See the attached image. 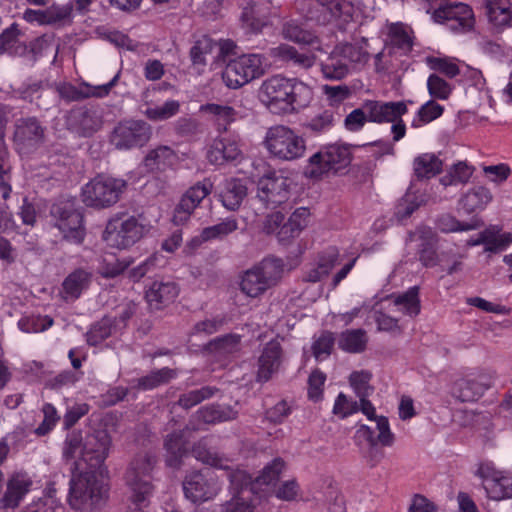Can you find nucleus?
I'll list each match as a JSON object with an SVG mask.
<instances>
[{
  "mask_svg": "<svg viewBox=\"0 0 512 512\" xmlns=\"http://www.w3.org/2000/svg\"><path fill=\"white\" fill-rule=\"evenodd\" d=\"M312 94V89L302 81L274 75L262 82L258 98L271 113L286 115L306 107Z\"/></svg>",
  "mask_w": 512,
  "mask_h": 512,
  "instance_id": "1",
  "label": "nucleus"
},
{
  "mask_svg": "<svg viewBox=\"0 0 512 512\" xmlns=\"http://www.w3.org/2000/svg\"><path fill=\"white\" fill-rule=\"evenodd\" d=\"M126 187L123 179L97 175L82 188V201L89 207L108 208L119 201Z\"/></svg>",
  "mask_w": 512,
  "mask_h": 512,
  "instance_id": "5",
  "label": "nucleus"
},
{
  "mask_svg": "<svg viewBox=\"0 0 512 512\" xmlns=\"http://www.w3.org/2000/svg\"><path fill=\"white\" fill-rule=\"evenodd\" d=\"M185 497L193 503L205 502L215 497L219 491L217 481L203 471L192 472L183 481Z\"/></svg>",
  "mask_w": 512,
  "mask_h": 512,
  "instance_id": "21",
  "label": "nucleus"
},
{
  "mask_svg": "<svg viewBox=\"0 0 512 512\" xmlns=\"http://www.w3.org/2000/svg\"><path fill=\"white\" fill-rule=\"evenodd\" d=\"M486 14L489 21L502 28L511 20V6L508 0H486Z\"/></svg>",
  "mask_w": 512,
  "mask_h": 512,
  "instance_id": "44",
  "label": "nucleus"
},
{
  "mask_svg": "<svg viewBox=\"0 0 512 512\" xmlns=\"http://www.w3.org/2000/svg\"><path fill=\"white\" fill-rule=\"evenodd\" d=\"M434 18L438 21H454L453 30L466 31L473 27L474 18L472 9L464 3L455 2L440 6L434 11Z\"/></svg>",
  "mask_w": 512,
  "mask_h": 512,
  "instance_id": "24",
  "label": "nucleus"
},
{
  "mask_svg": "<svg viewBox=\"0 0 512 512\" xmlns=\"http://www.w3.org/2000/svg\"><path fill=\"white\" fill-rule=\"evenodd\" d=\"M335 124V115L331 110H325L304 123V128L312 133L320 134L330 131Z\"/></svg>",
  "mask_w": 512,
  "mask_h": 512,
  "instance_id": "55",
  "label": "nucleus"
},
{
  "mask_svg": "<svg viewBox=\"0 0 512 512\" xmlns=\"http://www.w3.org/2000/svg\"><path fill=\"white\" fill-rule=\"evenodd\" d=\"M240 287L241 291L249 297H257L270 288L257 266L243 274Z\"/></svg>",
  "mask_w": 512,
  "mask_h": 512,
  "instance_id": "41",
  "label": "nucleus"
},
{
  "mask_svg": "<svg viewBox=\"0 0 512 512\" xmlns=\"http://www.w3.org/2000/svg\"><path fill=\"white\" fill-rule=\"evenodd\" d=\"M265 73V58L260 54H243L230 60L223 73L229 88L237 89Z\"/></svg>",
  "mask_w": 512,
  "mask_h": 512,
  "instance_id": "9",
  "label": "nucleus"
},
{
  "mask_svg": "<svg viewBox=\"0 0 512 512\" xmlns=\"http://www.w3.org/2000/svg\"><path fill=\"white\" fill-rule=\"evenodd\" d=\"M393 298L394 305L398 307V310L403 314L410 317H416L421 310V304L419 299V288L413 286L406 292L397 296H391Z\"/></svg>",
  "mask_w": 512,
  "mask_h": 512,
  "instance_id": "43",
  "label": "nucleus"
},
{
  "mask_svg": "<svg viewBox=\"0 0 512 512\" xmlns=\"http://www.w3.org/2000/svg\"><path fill=\"white\" fill-rule=\"evenodd\" d=\"M412 38L401 23H393L389 26L385 47L389 54L406 55L412 49Z\"/></svg>",
  "mask_w": 512,
  "mask_h": 512,
  "instance_id": "33",
  "label": "nucleus"
},
{
  "mask_svg": "<svg viewBox=\"0 0 512 512\" xmlns=\"http://www.w3.org/2000/svg\"><path fill=\"white\" fill-rule=\"evenodd\" d=\"M238 229V222L235 218H226L222 222L206 227L200 234L201 241L223 239Z\"/></svg>",
  "mask_w": 512,
  "mask_h": 512,
  "instance_id": "50",
  "label": "nucleus"
},
{
  "mask_svg": "<svg viewBox=\"0 0 512 512\" xmlns=\"http://www.w3.org/2000/svg\"><path fill=\"white\" fill-rule=\"evenodd\" d=\"M262 277L265 279L269 287L278 283L284 274V262L279 258H265L259 265H256Z\"/></svg>",
  "mask_w": 512,
  "mask_h": 512,
  "instance_id": "51",
  "label": "nucleus"
},
{
  "mask_svg": "<svg viewBox=\"0 0 512 512\" xmlns=\"http://www.w3.org/2000/svg\"><path fill=\"white\" fill-rule=\"evenodd\" d=\"M18 93L23 100L31 103L35 102L39 108L48 109V103H41V98L48 99L51 96V91L45 89L42 81H37L32 84L23 85L18 89Z\"/></svg>",
  "mask_w": 512,
  "mask_h": 512,
  "instance_id": "52",
  "label": "nucleus"
},
{
  "mask_svg": "<svg viewBox=\"0 0 512 512\" xmlns=\"http://www.w3.org/2000/svg\"><path fill=\"white\" fill-rule=\"evenodd\" d=\"M444 108L434 100H429L423 104L417 113V119L412 122L413 127H419L423 123H429L443 114Z\"/></svg>",
  "mask_w": 512,
  "mask_h": 512,
  "instance_id": "61",
  "label": "nucleus"
},
{
  "mask_svg": "<svg viewBox=\"0 0 512 512\" xmlns=\"http://www.w3.org/2000/svg\"><path fill=\"white\" fill-rule=\"evenodd\" d=\"M20 32L17 24H12L0 34V53L20 55L26 51V46L19 40Z\"/></svg>",
  "mask_w": 512,
  "mask_h": 512,
  "instance_id": "46",
  "label": "nucleus"
},
{
  "mask_svg": "<svg viewBox=\"0 0 512 512\" xmlns=\"http://www.w3.org/2000/svg\"><path fill=\"white\" fill-rule=\"evenodd\" d=\"M53 323V318L48 315H31L20 319L18 326L23 332L38 333L47 330Z\"/></svg>",
  "mask_w": 512,
  "mask_h": 512,
  "instance_id": "56",
  "label": "nucleus"
},
{
  "mask_svg": "<svg viewBox=\"0 0 512 512\" xmlns=\"http://www.w3.org/2000/svg\"><path fill=\"white\" fill-rule=\"evenodd\" d=\"M176 377V371L168 367L151 371L148 375L137 380V388L141 390H151L160 385L168 383Z\"/></svg>",
  "mask_w": 512,
  "mask_h": 512,
  "instance_id": "48",
  "label": "nucleus"
},
{
  "mask_svg": "<svg viewBox=\"0 0 512 512\" xmlns=\"http://www.w3.org/2000/svg\"><path fill=\"white\" fill-rule=\"evenodd\" d=\"M118 328L116 319L105 316L96 322L87 333V343L96 346L110 337L114 330Z\"/></svg>",
  "mask_w": 512,
  "mask_h": 512,
  "instance_id": "45",
  "label": "nucleus"
},
{
  "mask_svg": "<svg viewBox=\"0 0 512 512\" xmlns=\"http://www.w3.org/2000/svg\"><path fill=\"white\" fill-rule=\"evenodd\" d=\"M264 145L273 157L284 161L299 159L306 152L305 139L285 125L270 127L266 132Z\"/></svg>",
  "mask_w": 512,
  "mask_h": 512,
  "instance_id": "3",
  "label": "nucleus"
},
{
  "mask_svg": "<svg viewBox=\"0 0 512 512\" xmlns=\"http://www.w3.org/2000/svg\"><path fill=\"white\" fill-rule=\"evenodd\" d=\"M241 155L242 152L236 140L220 137L214 139L209 145L206 158L210 164L222 166L229 162L236 161Z\"/></svg>",
  "mask_w": 512,
  "mask_h": 512,
  "instance_id": "26",
  "label": "nucleus"
},
{
  "mask_svg": "<svg viewBox=\"0 0 512 512\" xmlns=\"http://www.w3.org/2000/svg\"><path fill=\"white\" fill-rule=\"evenodd\" d=\"M409 240H419L418 255L420 262L425 267H433L438 263L437 243L438 236L428 226H419L414 232L409 233Z\"/></svg>",
  "mask_w": 512,
  "mask_h": 512,
  "instance_id": "25",
  "label": "nucleus"
},
{
  "mask_svg": "<svg viewBox=\"0 0 512 512\" xmlns=\"http://www.w3.org/2000/svg\"><path fill=\"white\" fill-rule=\"evenodd\" d=\"M351 162V152L346 145L330 144L322 147L308 159L304 175L310 179H321L323 175L346 168Z\"/></svg>",
  "mask_w": 512,
  "mask_h": 512,
  "instance_id": "4",
  "label": "nucleus"
},
{
  "mask_svg": "<svg viewBox=\"0 0 512 512\" xmlns=\"http://www.w3.org/2000/svg\"><path fill=\"white\" fill-rule=\"evenodd\" d=\"M102 470L73 469L70 479L68 502L71 508L82 512L93 511L102 507L108 497V489L98 479Z\"/></svg>",
  "mask_w": 512,
  "mask_h": 512,
  "instance_id": "2",
  "label": "nucleus"
},
{
  "mask_svg": "<svg viewBox=\"0 0 512 512\" xmlns=\"http://www.w3.org/2000/svg\"><path fill=\"white\" fill-rule=\"evenodd\" d=\"M511 243V233H500L494 229H486L480 233V237L475 244H483L487 252L498 253L505 250Z\"/></svg>",
  "mask_w": 512,
  "mask_h": 512,
  "instance_id": "42",
  "label": "nucleus"
},
{
  "mask_svg": "<svg viewBox=\"0 0 512 512\" xmlns=\"http://www.w3.org/2000/svg\"><path fill=\"white\" fill-rule=\"evenodd\" d=\"M193 456L204 464L227 471L230 482V492L233 496H242L246 491L253 492L255 490V480L244 470L232 469L227 464L228 460L220 456L217 452L209 450L201 442L197 443L192 449Z\"/></svg>",
  "mask_w": 512,
  "mask_h": 512,
  "instance_id": "7",
  "label": "nucleus"
},
{
  "mask_svg": "<svg viewBox=\"0 0 512 512\" xmlns=\"http://www.w3.org/2000/svg\"><path fill=\"white\" fill-rule=\"evenodd\" d=\"M156 464V458L149 453H140L131 461L125 479L131 489V500L137 505H144L150 497L153 486L151 472Z\"/></svg>",
  "mask_w": 512,
  "mask_h": 512,
  "instance_id": "6",
  "label": "nucleus"
},
{
  "mask_svg": "<svg viewBox=\"0 0 512 512\" xmlns=\"http://www.w3.org/2000/svg\"><path fill=\"white\" fill-rule=\"evenodd\" d=\"M310 19L325 25L333 20H341L344 24L352 20L353 7L339 0H308Z\"/></svg>",
  "mask_w": 512,
  "mask_h": 512,
  "instance_id": "18",
  "label": "nucleus"
},
{
  "mask_svg": "<svg viewBox=\"0 0 512 512\" xmlns=\"http://www.w3.org/2000/svg\"><path fill=\"white\" fill-rule=\"evenodd\" d=\"M47 128L35 116L21 117L15 121L13 143L21 155L36 151L46 140Z\"/></svg>",
  "mask_w": 512,
  "mask_h": 512,
  "instance_id": "11",
  "label": "nucleus"
},
{
  "mask_svg": "<svg viewBox=\"0 0 512 512\" xmlns=\"http://www.w3.org/2000/svg\"><path fill=\"white\" fill-rule=\"evenodd\" d=\"M285 468L286 464L282 458H274L263 467L260 474L255 478V483L257 486L274 484L279 480Z\"/></svg>",
  "mask_w": 512,
  "mask_h": 512,
  "instance_id": "53",
  "label": "nucleus"
},
{
  "mask_svg": "<svg viewBox=\"0 0 512 512\" xmlns=\"http://www.w3.org/2000/svg\"><path fill=\"white\" fill-rule=\"evenodd\" d=\"M146 231V225L135 216L117 214L108 221L103 239L111 246L126 249L138 242Z\"/></svg>",
  "mask_w": 512,
  "mask_h": 512,
  "instance_id": "8",
  "label": "nucleus"
},
{
  "mask_svg": "<svg viewBox=\"0 0 512 512\" xmlns=\"http://www.w3.org/2000/svg\"><path fill=\"white\" fill-rule=\"evenodd\" d=\"M110 445L111 438L106 430H95L93 433L88 434L84 439L81 457L73 464L75 469L87 467L102 470Z\"/></svg>",
  "mask_w": 512,
  "mask_h": 512,
  "instance_id": "12",
  "label": "nucleus"
},
{
  "mask_svg": "<svg viewBox=\"0 0 512 512\" xmlns=\"http://www.w3.org/2000/svg\"><path fill=\"white\" fill-rule=\"evenodd\" d=\"M413 170L418 180L430 179L442 171V161L433 153H424L414 159Z\"/></svg>",
  "mask_w": 512,
  "mask_h": 512,
  "instance_id": "37",
  "label": "nucleus"
},
{
  "mask_svg": "<svg viewBox=\"0 0 512 512\" xmlns=\"http://www.w3.org/2000/svg\"><path fill=\"white\" fill-rule=\"evenodd\" d=\"M358 404L359 411H361L369 420H374L376 422L378 435L375 437L373 429L367 425H361L357 430V434L360 437H363L369 443L371 448H375L378 444L386 447L392 446L395 441V436L390 430L387 417L376 415V409L371 401L368 400V397L360 398Z\"/></svg>",
  "mask_w": 512,
  "mask_h": 512,
  "instance_id": "13",
  "label": "nucleus"
},
{
  "mask_svg": "<svg viewBox=\"0 0 512 512\" xmlns=\"http://www.w3.org/2000/svg\"><path fill=\"white\" fill-rule=\"evenodd\" d=\"M32 480L26 473L14 474L7 483V489L0 500L2 508L15 509L32 486Z\"/></svg>",
  "mask_w": 512,
  "mask_h": 512,
  "instance_id": "30",
  "label": "nucleus"
},
{
  "mask_svg": "<svg viewBox=\"0 0 512 512\" xmlns=\"http://www.w3.org/2000/svg\"><path fill=\"white\" fill-rule=\"evenodd\" d=\"M368 336L363 329L343 331L338 339V346L348 353H361L366 349Z\"/></svg>",
  "mask_w": 512,
  "mask_h": 512,
  "instance_id": "40",
  "label": "nucleus"
},
{
  "mask_svg": "<svg viewBox=\"0 0 512 512\" xmlns=\"http://www.w3.org/2000/svg\"><path fill=\"white\" fill-rule=\"evenodd\" d=\"M117 79L118 75L110 82L102 85H90L83 82L79 86H74L70 83H62L56 87V91L62 99L68 102L80 101L90 97L102 98L109 94Z\"/></svg>",
  "mask_w": 512,
  "mask_h": 512,
  "instance_id": "23",
  "label": "nucleus"
},
{
  "mask_svg": "<svg viewBox=\"0 0 512 512\" xmlns=\"http://www.w3.org/2000/svg\"><path fill=\"white\" fill-rule=\"evenodd\" d=\"M92 277V272L84 268L70 272L61 284V298L66 302L77 300L90 286Z\"/></svg>",
  "mask_w": 512,
  "mask_h": 512,
  "instance_id": "28",
  "label": "nucleus"
},
{
  "mask_svg": "<svg viewBox=\"0 0 512 512\" xmlns=\"http://www.w3.org/2000/svg\"><path fill=\"white\" fill-rule=\"evenodd\" d=\"M364 109L368 114V121L383 123L391 122V132L393 141H400L406 133V125L402 116L407 113V105L404 101L398 102H380L366 101Z\"/></svg>",
  "mask_w": 512,
  "mask_h": 512,
  "instance_id": "10",
  "label": "nucleus"
},
{
  "mask_svg": "<svg viewBox=\"0 0 512 512\" xmlns=\"http://www.w3.org/2000/svg\"><path fill=\"white\" fill-rule=\"evenodd\" d=\"M102 123L97 110L87 106L74 107L65 117L67 129L79 137H91L100 130Z\"/></svg>",
  "mask_w": 512,
  "mask_h": 512,
  "instance_id": "17",
  "label": "nucleus"
},
{
  "mask_svg": "<svg viewBox=\"0 0 512 512\" xmlns=\"http://www.w3.org/2000/svg\"><path fill=\"white\" fill-rule=\"evenodd\" d=\"M257 187V197L266 207L275 208L289 198V180L282 175H266L259 180Z\"/></svg>",
  "mask_w": 512,
  "mask_h": 512,
  "instance_id": "20",
  "label": "nucleus"
},
{
  "mask_svg": "<svg viewBox=\"0 0 512 512\" xmlns=\"http://www.w3.org/2000/svg\"><path fill=\"white\" fill-rule=\"evenodd\" d=\"M371 378L368 371H355L350 375V385L359 399L369 397L374 392V387L370 385Z\"/></svg>",
  "mask_w": 512,
  "mask_h": 512,
  "instance_id": "59",
  "label": "nucleus"
},
{
  "mask_svg": "<svg viewBox=\"0 0 512 512\" xmlns=\"http://www.w3.org/2000/svg\"><path fill=\"white\" fill-rule=\"evenodd\" d=\"M197 413L199 418L205 423L228 421L236 417V412L230 408H222L219 405H211L202 408Z\"/></svg>",
  "mask_w": 512,
  "mask_h": 512,
  "instance_id": "58",
  "label": "nucleus"
},
{
  "mask_svg": "<svg viewBox=\"0 0 512 512\" xmlns=\"http://www.w3.org/2000/svg\"><path fill=\"white\" fill-rule=\"evenodd\" d=\"M486 385L472 377L457 380L452 387V395L461 402H472L479 399L486 391Z\"/></svg>",
  "mask_w": 512,
  "mask_h": 512,
  "instance_id": "35",
  "label": "nucleus"
},
{
  "mask_svg": "<svg viewBox=\"0 0 512 512\" xmlns=\"http://www.w3.org/2000/svg\"><path fill=\"white\" fill-rule=\"evenodd\" d=\"M164 448L166 450L167 465L173 468L179 467L182 457L187 452L182 432L168 434L164 441Z\"/></svg>",
  "mask_w": 512,
  "mask_h": 512,
  "instance_id": "38",
  "label": "nucleus"
},
{
  "mask_svg": "<svg viewBox=\"0 0 512 512\" xmlns=\"http://www.w3.org/2000/svg\"><path fill=\"white\" fill-rule=\"evenodd\" d=\"M284 352L278 340H271L265 344L257 363V382H267L276 374L283 362Z\"/></svg>",
  "mask_w": 512,
  "mask_h": 512,
  "instance_id": "22",
  "label": "nucleus"
},
{
  "mask_svg": "<svg viewBox=\"0 0 512 512\" xmlns=\"http://www.w3.org/2000/svg\"><path fill=\"white\" fill-rule=\"evenodd\" d=\"M175 132L185 138H193L204 132L203 125L195 118L182 117L175 122Z\"/></svg>",
  "mask_w": 512,
  "mask_h": 512,
  "instance_id": "64",
  "label": "nucleus"
},
{
  "mask_svg": "<svg viewBox=\"0 0 512 512\" xmlns=\"http://www.w3.org/2000/svg\"><path fill=\"white\" fill-rule=\"evenodd\" d=\"M213 189V183L209 178L195 183L181 197L173 214V222L176 225L185 224L194 210L199 206Z\"/></svg>",
  "mask_w": 512,
  "mask_h": 512,
  "instance_id": "16",
  "label": "nucleus"
},
{
  "mask_svg": "<svg viewBox=\"0 0 512 512\" xmlns=\"http://www.w3.org/2000/svg\"><path fill=\"white\" fill-rule=\"evenodd\" d=\"M52 214L57 217L56 226L64 238L75 244L84 240L85 230L83 227L82 214L74 209L72 205H57L52 208Z\"/></svg>",
  "mask_w": 512,
  "mask_h": 512,
  "instance_id": "19",
  "label": "nucleus"
},
{
  "mask_svg": "<svg viewBox=\"0 0 512 512\" xmlns=\"http://www.w3.org/2000/svg\"><path fill=\"white\" fill-rule=\"evenodd\" d=\"M476 475L483 480V487L490 499L501 501L512 498V474L499 471L490 463H482Z\"/></svg>",
  "mask_w": 512,
  "mask_h": 512,
  "instance_id": "15",
  "label": "nucleus"
},
{
  "mask_svg": "<svg viewBox=\"0 0 512 512\" xmlns=\"http://www.w3.org/2000/svg\"><path fill=\"white\" fill-rule=\"evenodd\" d=\"M341 56L349 63L365 64L369 60V53L361 46L345 43L336 46Z\"/></svg>",
  "mask_w": 512,
  "mask_h": 512,
  "instance_id": "62",
  "label": "nucleus"
},
{
  "mask_svg": "<svg viewBox=\"0 0 512 512\" xmlns=\"http://www.w3.org/2000/svg\"><path fill=\"white\" fill-rule=\"evenodd\" d=\"M270 55L279 61L302 69H308L315 63V55L313 53L299 52L295 47L287 44L271 48Z\"/></svg>",
  "mask_w": 512,
  "mask_h": 512,
  "instance_id": "31",
  "label": "nucleus"
},
{
  "mask_svg": "<svg viewBox=\"0 0 512 512\" xmlns=\"http://www.w3.org/2000/svg\"><path fill=\"white\" fill-rule=\"evenodd\" d=\"M180 110L177 100H168L161 106L148 107L144 115L152 121H164L175 116Z\"/></svg>",
  "mask_w": 512,
  "mask_h": 512,
  "instance_id": "57",
  "label": "nucleus"
},
{
  "mask_svg": "<svg viewBox=\"0 0 512 512\" xmlns=\"http://www.w3.org/2000/svg\"><path fill=\"white\" fill-rule=\"evenodd\" d=\"M427 89L432 98L446 100L452 92V86L437 74H431L427 80Z\"/></svg>",
  "mask_w": 512,
  "mask_h": 512,
  "instance_id": "63",
  "label": "nucleus"
},
{
  "mask_svg": "<svg viewBox=\"0 0 512 512\" xmlns=\"http://www.w3.org/2000/svg\"><path fill=\"white\" fill-rule=\"evenodd\" d=\"M152 135L151 126L145 121L119 123L111 134V143L119 150H128L146 144Z\"/></svg>",
  "mask_w": 512,
  "mask_h": 512,
  "instance_id": "14",
  "label": "nucleus"
},
{
  "mask_svg": "<svg viewBox=\"0 0 512 512\" xmlns=\"http://www.w3.org/2000/svg\"><path fill=\"white\" fill-rule=\"evenodd\" d=\"M492 199L493 195L488 188L477 185L462 195L459 205L467 214H472L484 210Z\"/></svg>",
  "mask_w": 512,
  "mask_h": 512,
  "instance_id": "32",
  "label": "nucleus"
},
{
  "mask_svg": "<svg viewBox=\"0 0 512 512\" xmlns=\"http://www.w3.org/2000/svg\"><path fill=\"white\" fill-rule=\"evenodd\" d=\"M246 196V185L242 180L236 178L227 179L220 192V200L223 206L230 211H236Z\"/></svg>",
  "mask_w": 512,
  "mask_h": 512,
  "instance_id": "34",
  "label": "nucleus"
},
{
  "mask_svg": "<svg viewBox=\"0 0 512 512\" xmlns=\"http://www.w3.org/2000/svg\"><path fill=\"white\" fill-rule=\"evenodd\" d=\"M321 71L326 79L341 80L349 72L346 60L335 47L331 54L321 63Z\"/></svg>",
  "mask_w": 512,
  "mask_h": 512,
  "instance_id": "39",
  "label": "nucleus"
},
{
  "mask_svg": "<svg viewBox=\"0 0 512 512\" xmlns=\"http://www.w3.org/2000/svg\"><path fill=\"white\" fill-rule=\"evenodd\" d=\"M179 294V287L173 281H153L145 292V298L151 308L160 310L172 303Z\"/></svg>",
  "mask_w": 512,
  "mask_h": 512,
  "instance_id": "29",
  "label": "nucleus"
},
{
  "mask_svg": "<svg viewBox=\"0 0 512 512\" xmlns=\"http://www.w3.org/2000/svg\"><path fill=\"white\" fill-rule=\"evenodd\" d=\"M219 390L213 386H203L180 395L176 404L183 409H190L201 402L212 398Z\"/></svg>",
  "mask_w": 512,
  "mask_h": 512,
  "instance_id": "49",
  "label": "nucleus"
},
{
  "mask_svg": "<svg viewBox=\"0 0 512 512\" xmlns=\"http://www.w3.org/2000/svg\"><path fill=\"white\" fill-rule=\"evenodd\" d=\"M310 212L305 207L297 208L289 217L288 221L284 223L278 231V238L280 241H288L300 234V232L307 226Z\"/></svg>",
  "mask_w": 512,
  "mask_h": 512,
  "instance_id": "36",
  "label": "nucleus"
},
{
  "mask_svg": "<svg viewBox=\"0 0 512 512\" xmlns=\"http://www.w3.org/2000/svg\"><path fill=\"white\" fill-rule=\"evenodd\" d=\"M339 260V250L328 247L318 254L315 262L303 273L302 281L317 283L328 277Z\"/></svg>",
  "mask_w": 512,
  "mask_h": 512,
  "instance_id": "27",
  "label": "nucleus"
},
{
  "mask_svg": "<svg viewBox=\"0 0 512 512\" xmlns=\"http://www.w3.org/2000/svg\"><path fill=\"white\" fill-rule=\"evenodd\" d=\"M176 158L175 151L166 145L151 150L145 157V165L150 169H163L173 164Z\"/></svg>",
  "mask_w": 512,
  "mask_h": 512,
  "instance_id": "47",
  "label": "nucleus"
},
{
  "mask_svg": "<svg viewBox=\"0 0 512 512\" xmlns=\"http://www.w3.org/2000/svg\"><path fill=\"white\" fill-rule=\"evenodd\" d=\"M283 36L292 42L298 44L313 45L318 43L317 37L310 31L304 30L295 22H287L283 26Z\"/></svg>",
  "mask_w": 512,
  "mask_h": 512,
  "instance_id": "54",
  "label": "nucleus"
},
{
  "mask_svg": "<svg viewBox=\"0 0 512 512\" xmlns=\"http://www.w3.org/2000/svg\"><path fill=\"white\" fill-rule=\"evenodd\" d=\"M239 343L240 336L232 334L225 335L210 341L207 345V349L219 355H228L239 349Z\"/></svg>",
  "mask_w": 512,
  "mask_h": 512,
  "instance_id": "60",
  "label": "nucleus"
}]
</instances>
